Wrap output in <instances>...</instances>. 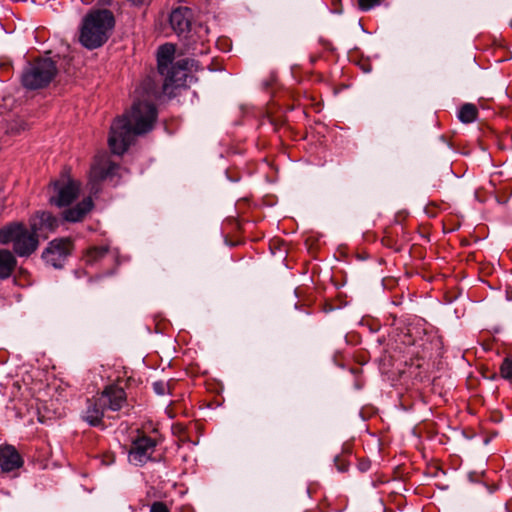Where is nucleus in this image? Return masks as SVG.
<instances>
[{
    "label": "nucleus",
    "mask_w": 512,
    "mask_h": 512,
    "mask_svg": "<svg viewBox=\"0 0 512 512\" xmlns=\"http://www.w3.org/2000/svg\"><path fill=\"white\" fill-rule=\"evenodd\" d=\"M192 81L188 66H157L135 90L129 112L111 124L108 144L114 154H123L137 135L153 129L157 119L154 101L162 94L173 95L178 88Z\"/></svg>",
    "instance_id": "f257e3e1"
},
{
    "label": "nucleus",
    "mask_w": 512,
    "mask_h": 512,
    "mask_svg": "<svg viewBox=\"0 0 512 512\" xmlns=\"http://www.w3.org/2000/svg\"><path fill=\"white\" fill-rule=\"evenodd\" d=\"M114 24L113 13L107 9L87 14L80 30V43L88 49L102 46L108 40Z\"/></svg>",
    "instance_id": "f03ea898"
},
{
    "label": "nucleus",
    "mask_w": 512,
    "mask_h": 512,
    "mask_svg": "<svg viewBox=\"0 0 512 512\" xmlns=\"http://www.w3.org/2000/svg\"><path fill=\"white\" fill-rule=\"evenodd\" d=\"M13 243V249L19 256H29L38 247V234L28 230L22 223H11L0 229V243Z\"/></svg>",
    "instance_id": "7ed1b4c3"
},
{
    "label": "nucleus",
    "mask_w": 512,
    "mask_h": 512,
    "mask_svg": "<svg viewBox=\"0 0 512 512\" xmlns=\"http://www.w3.org/2000/svg\"><path fill=\"white\" fill-rule=\"evenodd\" d=\"M54 195L50 197V203L58 207L71 204L78 196L80 190L79 182L63 174L60 179L52 183Z\"/></svg>",
    "instance_id": "20e7f679"
},
{
    "label": "nucleus",
    "mask_w": 512,
    "mask_h": 512,
    "mask_svg": "<svg viewBox=\"0 0 512 512\" xmlns=\"http://www.w3.org/2000/svg\"><path fill=\"white\" fill-rule=\"evenodd\" d=\"M56 74L55 66H27L22 73V85L29 90L47 86Z\"/></svg>",
    "instance_id": "39448f33"
},
{
    "label": "nucleus",
    "mask_w": 512,
    "mask_h": 512,
    "mask_svg": "<svg viewBox=\"0 0 512 512\" xmlns=\"http://www.w3.org/2000/svg\"><path fill=\"white\" fill-rule=\"evenodd\" d=\"M72 242L69 239H55L44 250L42 258L54 268H61L72 251Z\"/></svg>",
    "instance_id": "423d86ee"
},
{
    "label": "nucleus",
    "mask_w": 512,
    "mask_h": 512,
    "mask_svg": "<svg viewBox=\"0 0 512 512\" xmlns=\"http://www.w3.org/2000/svg\"><path fill=\"white\" fill-rule=\"evenodd\" d=\"M186 54L195 55L194 52L189 53L188 49L184 50L172 43H165L157 49V64H173L176 58H179L175 64H196L194 59L181 58Z\"/></svg>",
    "instance_id": "0eeeda50"
},
{
    "label": "nucleus",
    "mask_w": 512,
    "mask_h": 512,
    "mask_svg": "<svg viewBox=\"0 0 512 512\" xmlns=\"http://www.w3.org/2000/svg\"><path fill=\"white\" fill-rule=\"evenodd\" d=\"M156 443L153 439L142 436L133 441L129 453V460L135 465H142L154 452Z\"/></svg>",
    "instance_id": "6e6552de"
},
{
    "label": "nucleus",
    "mask_w": 512,
    "mask_h": 512,
    "mask_svg": "<svg viewBox=\"0 0 512 512\" xmlns=\"http://www.w3.org/2000/svg\"><path fill=\"white\" fill-rule=\"evenodd\" d=\"M99 397L105 408L112 411L120 410L127 402L125 390L117 385L107 386Z\"/></svg>",
    "instance_id": "1a4fd4ad"
},
{
    "label": "nucleus",
    "mask_w": 512,
    "mask_h": 512,
    "mask_svg": "<svg viewBox=\"0 0 512 512\" xmlns=\"http://www.w3.org/2000/svg\"><path fill=\"white\" fill-rule=\"evenodd\" d=\"M117 169L118 166L105 155L97 157L90 170V182L93 187L98 182L113 176Z\"/></svg>",
    "instance_id": "9d476101"
},
{
    "label": "nucleus",
    "mask_w": 512,
    "mask_h": 512,
    "mask_svg": "<svg viewBox=\"0 0 512 512\" xmlns=\"http://www.w3.org/2000/svg\"><path fill=\"white\" fill-rule=\"evenodd\" d=\"M192 12L187 7L174 9L170 14V25L173 31L178 35H185L190 31Z\"/></svg>",
    "instance_id": "9b49d317"
},
{
    "label": "nucleus",
    "mask_w": 512,
    "mask_h": 512,
    "mask_svg": "<svg viewBox=\"0 0 512 512\" xmlns=\"http://www.w3.org/2000/svg\"><path fill=\"white\" fill-rule=\"evenodd\" d=\"M23 465V459L12 445L0 447V468L3 472H11Z\"/></svg>",
    "instance_id": "f8f14e48"
},
{
    "label": "nucleus",
    "mask_w": 512,
    "mask_h": 512,
    "mask_svg": "<svg viewBox=\"0 0 512 512\" xmlns=\"http://www.w3.org/2000/svg\"><path fill=\"white\" fill-rule=\"evenodd\" d=\"M104 409L105 406L101 403L100 397L88 399L83 419L91 426H99L102 424Z\"/></svg>",
    "instance_id": "ddd939ff"
},
{
    "label": "nucleus",
    "mask_w": 512,
    "mask_h": 512,
    "mask_svg": "<svg viewBox=\"0 0 512 512\" xmlns=\"http://www.w3.org/2000/svg\"><path fill=\"white\" fill-rule=\"evenodd\" d=\"M30 226L36 233L43 229L53 231L58 226V219L49 212H38L31 219Z\"/></svg>",
    "instance_id": "4468645a"
},
{
    "label": "nucleus",
    "mask_w": 512,
    "mask_h": 512,
    "mask_svg": "<svg viewBox=\"0 0 512 512\" xmlns=\"http://www.w3.org/2000/svg\"><path fill=\"white\" fill-rule=\"evenodd\" d=\"M92 206L93 202L91 198H86L77 204V206L64 211L63 217L69 222L80 221L92 209Z\"/></svg>",
    "instance_id": "2eb2a0df"
},
{
    "label": "nucleus",
    "mask_w": 512,
    "mask_h": 512,
    "mask_svg": "<svg viewBox=\"0 0 512 512\" xmlns=\"http://www.w3.org/2000/svg\"><path fill=\"white\" fill-rule=\"evenodd\" d=\"M16 265L13 254L8 250H0V279L9 277Z\"/></svg>",
    "instance_id": "dca6fc26"
},
{
    "label": "nucleus",
    "mask_w": 512,
    "mask_h": 512,
    "mask_svg": "<svg viewBox=\"0 0 512 512\" xmlns=\"http://www.w3.org/2000/svg\"><path fill=\"white\" fill-rule=\"evenodd\" d=\"M108 251L107 246L92 247L87 251L85 261L87 264H95L100 259L104 258Z\"/></svg>",
    "instance_id": "f3484780"
},
{
    "label": "nucleus",
    "mask_w": 512,
    "mask_h": 512,
    "mask_svg": "<svg viewBox=\"0 0 512 512\" xmlns=\"http://www.w3.org/2000/svg\"><path fill=\"white\" fill-rule=\"evenodd\" d=\"M477 108L473 104H464L459 111V119L464 123H471L477 117Z\"/></svg>",
    "instance_id": "a211bd4d"
},
{
    "label": "nucleus",
    "mask_w": 512,
    "mask_h": 512,
    "mask_svg": "<svg viewBox=\"0 0 512 512\" xmlns=\"http://www.w3.org/2000/svg\"><path fill=\"white\" fill-rule=\"evenodd\" d=\"M500 374L504 379L512 378V355L506 357L501 366H500Z\"/></svg>",
    "instance_id": "6ab92c4d"
},
{
    "label": "nucleus",
    "mask_w": 512,
    "mask_h": 512,
    "mask_svg": "<svg viewBox=\"0 0 512 512\" xmlns=\"http://www.w3.org/2000/svg\"><path fill=\"white\" fill-rule=\"evenodd\" d=\"M381 0H358V6L362 11H368L371 8L379 5Z\"/></svg>",
    "instance_id": "aec40b11"
},
{
    "label": "nucleus",
    "mask_w": 512,
    "mask_h": 512,
    "mask_svg": "<svg viewBox=\"0 0 512 512\" xmlns=\"http://www.w3.org/2000/svg\"><path fill=\"white\" fill-rule=\"evenodd\" d=\"M153 389L156 394L158 395H164L166 391L168 390V385L165 382L158 381L153 383Z\"/></svg>",
    "instance_id": "412c9836"
},
{
    "label": "nucleus",
    "mask_w": 512,
    "mask_h": 512,
    "mask_svg": "<svg viewBox=\"0 0 512 512\" xmlns=\"http://www.w3.org/2000/svg\"><path fill=\"white\" fill-rule=\"evenodd\" d=\"M150 512H170V510L165 503L157 501L151 505Z\"/></svg>",
    "instance_id": "4be33fe9"
},
{
    "label": "nucleus",
    "mask_w": 512,
    "mask_h": 512,
    "mask_svg": "<svg viewBox=\"0 0 512 512\" xmlns=\"http://www.w3.org/2000/svg\"><path fill=\"white\" fill-rule=\"evenodd\" d=\"M334 462H335V465H336L337 470L339 472L347 471L349 464L344 459H342L339 456H337V457H335Z\"/></svg>",
    "instance_id": "5701e85b"
},
{
    "label": "nucleus",
    "mask_w": 512,
    "mask_h": 512,
    "mask_svg": "<svg viewBox=\"0 0 512 512\" xmlns=\"http://www.w3.org/2000/svg\"><path fill=\"white\" fill-rule=\"evenodd\" d=\"M35 64H37V65H40V64H55V61H53L51 59H49V60H47V59H44V60L38 59Z\"/></svg>",
    "instance_id": "b1692460"
},
{
    "label": "nucleus",
    "mask_w": 512,
    "mask_h": 512,
    "mask_svg": "<svg viewBox=\"0 0 512 512\" xmlns=\"http://www.w3.org/2000/svg\"><path fill=\"white\" fill-rule=\"evenodd\" d=\"M362 68H363V71H364L365 73H368V72H370V71H371L370 66H362Z\"/></svg>",
    "instance_id": "393cba45"
},
{
    "label": "nucleus",
    "mask_w": 512,
    "mask_h": 512,
    "mask_svg": "<svg viewBox=\"0 0 512 512\" xmlns=\"http://www.w3.org/2000/svg\"><path fill=\"white\" fill-rule=\"evenodd\" d=\"M506 60H507V59L502 58V59H498L496 62H504V61H506Z\"/></svg>",
    "instance_id": "a878e982"
}]
</instances>
